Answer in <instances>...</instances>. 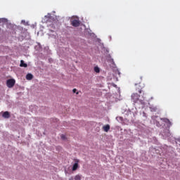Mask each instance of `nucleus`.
Returning a JSON list of instances; mask_svg holds the SVG:
<instances>
[{"label":"nucleus","mask_w":180,"mask_h":180,"mask_svg":"<svg viewBox=\"0 0 180 180\" xmlns=\"http://www.w3.org/2000/svg\"><path fill=\"white\" fill-rule=\"evenodd\" d=\"M131 101L134 103H137V102H139L141 105H145L144 100H140V95L138 94H133L131 95Z\"/></svg>","instance_id":"f257e3e1"},{"label":"nucleus","mask_w":180,"mask_h":180,"mask_svg":"<svg viewBox=\"0 0 180 180\" xmlns=\"http://www.w3.org/2000/svg\"><path fill=\"white\" fill-rule=\"evenodd\" d=\"M70 25L73 26V27H79L81 25V22L79 21V18H73L70 20Z\"/></svg>","instance_id":"f03ea898"},{"label":"nucleus","mask_w":180,"mask_h":180,"mask_svg":"<svg viewBox=\"0 0 180 180\" xmlns=\"http://www.w3.org/2000/svg\"><path fill=\"white\" fill-rule=\"evenodd\" d=\"M15 82H16L15 81V79H9L6 82V85L8 88H13V86H15Z\"/></svg>","instance_id":"7ed1b4c3"},{"label":"nucleus","mask_w":180,"mask_h":180,"mask_svg":"<svg viewBox=\"0 0 180 180\" xmlns=\"http://www.w3.org/2000/svg\"><path fill=\"white\" fill-rule=\"evenodd\" d=\"M75 164L73 165V167L72 168V171H77V169H78L79 165H78V163L79 162V160L78 159L75 160Z\"/></svg>","instance_id":"20e7f679"},{"label":"nucleus","mask_w":180,"mask_h":180,"mask_svg":"<svg viewBox=\"0 0 180 180\" xmlns=\"http://www.w3.org/2000/svg\"><path fill=\"white\" fill-rule=\"evenodd\" d=\"M161 120H162V122H164L165 123L167 124V126H172V123L171 122V121H169V119L167 118H161Z\"/></svg>","instance_id":"39448f33"},{"label":"nucleus","mask_w":180,"mask_h":180,"mask_svg":"<svg viewBox=\"0 0 180 180\" xmlns=\"http://www.w3.org/2000/svg\"><path fill=\"white\" fill-rule=\"evenodd\" d=\"M136 89L139 92V94H141V92H143V87H141V85H140V84H136Z\"/></svg>","instance_id":"423d86ee"},{"label":"nucleus","mask_w":180,"mask_h":180,"mask_svg":"<svg viewBox=\"0 0 180 180\" xmlns=\"http://www.w3.org/2000/svg\"><path fill=\"white\" fill-rule=\"evenodd\" d=\"M2 116L4 117V119H9V117H11V113H9L8 111H5Z\"/></svg>","instance_id":"0eeeda50"},{"label":"nucleus","mask_w":180,"mask_h":180,"mask_svg":"<svg viewBox=\"0 0 180 180\" xmlns=\"http://www.w3.org/2000/svg\"><path fill=\"white\" fill-rule=\"evenodd\" d=\"M103 130H104V131H105V133H108V131H109V130H110V125H109V124L104 125L103 127Z\"/></svg>","instance_id":"6e6552de"},{"label":"nucleus","mask_w":180,"mask_h":180,"mask_svg":"<svg viewBox=\"0 0 180 180\" xmlns=\"http://www.w3.org/2000/svg\"><path fill=\"white\" fill-rule=\"evenodd\" d=\"M26 79H27L28 81H31V79H33V75L28 73L26 75Z\"/></svg>","instance_id":"1a4fd4ad"},{"label":"nucleus","mask_w":180,"mask_h":180,"mask_svg":"<svg viewBox=\"0 0 180 180\" xmlns=\"http://www.w3.org/2000/svg\"><path fill=\"white\" fill-rule=\"evenodd\" d=\"M20 67H24V68H26L27 67V64L25 63V61L23 60H21Z\"/></svg>","instance_id":"9d476101"},{"label":"nucleus","mask_w":180,"mask_h":180,"mask_svg":"<svg viewBox=\"0 0 180 180\" xmlns=\"http://www.w3.org/2000/svg\"><path fill=\"white\" fill-rule=\"evenodd\" d=\"M94 71L95 72H100L101 70L99 69V68L98 66L94 67Z\"/></svg>","instance_id":"9b49d317"},{"label":"nucleus","mask_w":180,"mask_h":180,"mask_svg":"<svg viewBox=\"0 0 180 180\" xmlns=\"http://www.w3.org/2000/svg\"><path fill=\"white\" fill-rule=\"evenodd\" d=\"M74 179L75 180H81V175L77 174Z\"/></svg>","instance_id":"f8f14e48"},{"label":"nucleus","mask_w":180,"mask_h":180,"mask_svg":"<svg viewBox=\"0 0 180 180\" xmlns=\"http://www.w3.org/2000/svg\"><path fill=\"white\" fill-rule=\"evenodd\" d=\"M5 22H6V19H5V18H0V23H4Z\"/></svg>","instance_id":"ddd939ff"},{"label":"nucleus","mask_w":180,"mask_h":180,"mask_svg":"<svg viewBox=\"0 0 180 180\" xmlns=\"http://www.w3.org/2000/svg\"><path fill=\"white\" fill-rule=\"evenodd\" d=\"M61 139L63 140H65V135H61Z\"/></svg>","instance_id":"4468645a"},{"label":"nucleus","mask_w":180,"mask_h":180,"mask_svg":"<svg viewBox=\"0 0 180 180\" xmlns=\"http://www.w3.org/2000/svg\"><path fill=\"white\" fill-rule=\"evenodd\" d=\"M72 92H73V94H75V92H77V89H74L72 90Z\"/></svg>","instance_id":"2eb2a0df"},{"label":"nucleus","mask_w":180,"mask_h":180,"mask_svg":"<svg viewBox=\"0 0 180 180\" xmlns=\"http://www.w3.org/2000/svg\"><path fill=\"white\" fill-rule=\"evenodd\" d=\"M75 179H74V177H70V179H69V180H74Z\"/></svg>","instance_id":"dca6fc26"},{"label":"nucleus","mask_w":180,"mask_h":180,"mask_svg":"<svg viewBox=\"0 0 180 180\" xmlns=\"http://www.w3.org/2000/svg\"><path fill=\"white\" fill-rule=\"evenodd\" d=\"M77 95H78V92L77 93Z\"/></svg>","instance_id":"f3484780"}]
</instances>
